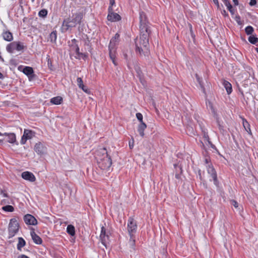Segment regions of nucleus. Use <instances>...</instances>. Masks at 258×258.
<instances>
[{
	"mask_svg": "<svg viewBox=\"0 0 258 258\" xmlns=\"http://www.w3.org/2000/svg\"><path fill=\"white\" fill-rule=\"evenodd\" d=\"M98 167L102 170H109L112 164L110 157L107 154L105 148L101 149L97 152L96 156Z\"/></svg>",
	"mask_w": 258,
	"mask_h": 258,
	"instance_id": "nucleus-1",
	"label": "nucleus"
},
{
	"mask_svg": "<svg viewBox=\"0 0 258 258\" xmlns=\"http://www.w3.org/2000/svg\"><path fill=\"white\" fill-rule=\"evenodd\" d=\"M83 15L81 13H76L73 14L72 17H69L63 21L61 28L62 32H66L71 30L74 27H75L77 24L81 23Z\"/></svg>",
	"mask_w": 258,
	"mask_h": 258,
	"instance_id": "nucleus-2",
	"label": "nucleus"
},
{
	"mask_svg": "<svg viewBox=\"0 0 258 258\" xmlns=\"http://www.w3.org/2000/svg\"><path fill=\"white\" fill-rule=\"evenodd\" d=\"M140 37L149 39V37L151 33L150 30V23L148 21L147 17L144 12H140Z\"/></svg>",
	"mask_w": 258,
	"mask_h": 258,
	"instance_id": "nucleus-3",
	"label": "nucleus"
},
{
	"mask_svg": "<svg viewBox=\"0 0 258 258\" xmlns=\"http://www.w3.org/2000/svg\"><path fill=\"white\" fill-rule=\"evenodd\" d=\"M135 44L136 53H139L140 55H149L150 54L149 39L142 37H137L135 40Z\"/></svg>",
	"mask_w": 258,
	"mask_h": 258,
	"instance_id": "nucleus-4",
	"label": "nucleus"
},
{
	"mask_svg": "<svg viewBox=\"0 0 258 258\" xmlns=\"http://www.w3.org/2000/svg\"><path fill=\"white\" fill-rule=\"evenodd\" d=\"M19 229V224L18 220L16 218H13L10 220L9 224V238H11L14 236L18 232Z\"/></svg>",
	"mask_w": 258,
	"mask_h": 258,
	"instance_id": "nucleus-5",
	"label": "nucleus"
},
{
	"mask_svg": "<svg viewBox=\"0 0 258 258\" xmlns=\"http://www.w3.org/2000/svg\"><path fill=\"white\" fill-rule=\"evenodd\" d=\"M137 225L136 222L132 217H130L127 222V231L130 235H134L136 232Z\"/></svg>",
	"mask_w": 258,
	"mask_h": 258,
	"instance_id": "nucleus-6",
	"label": "nucleus"
},
{
	"mask_svg": "<svg viewBox=\"0 0 258 258\" xmlns=\"http://www.w3.org/2000/svg\"><path fill=\"white\" fill-rule=\"evenodd\" d=\"M100 240L102 244L106 247L108 246L109 244V235L106 234V230L105 228L102 226L101 227V231L100 235Z\"/></svg>",
	"mask_w": 258,
	"mask_h": 258,
	"instance_id": "nucleus-7",
	"label": "nucleus"
},
{
	"mask_svg": "<svg viewBox=\"0 0 258 258\" xmlns=\"http://www.w3.org/2000/svg\"><path fill=\"white\" fill-rule=\"evenodd\" d=\"M112 10L111 7L108 8L109 14L107 16L108 21L111 22H116L121 19V17L117 13L111 12Z\"/></svg>",
	"mask_w": 258,
	"mask_h": 258,
	"instance_id": "nucleus-8",
	"label": "nucleus"
},
{
	"mask_svg": "<svg viewBox=\"0 0 258 258\" xmlns=\"http://www.w3.org/2000/svg\"><path fill=\"white\" fill-rule=\"evenodd\" d=\"M25 223L27 225H36L37 224V221L36 218L30 214H27L24 217Z\"/></svg>",
	"mask_w": 258,
	"mask_h": 258,
	"instance_id": "nucleus-9",
	"label": "nucleus"
},
{
	"mask_svg": "<svg viewBox=\"0 0 258 258\" xmlns=\"http://www.w3.org/2000/svg\"><path fill=\"white\" fill-rule=\"evenodd\" d=\"M35 151L40 155H42L46 153V148L41 143H36L34 146Z\"/></svg>",
	"mask_w": 258,
	"mask_h": 258,
	"instance_id": "nucleus-10",
	"label": "nucleus"
},
{
	"mask_svg": "<svg viewBox=\"0 0 258 258\" xmlns=\"http://www.w3.org/2000/svg\"><path fill=\"white\" fill-rule=\"evenodd\" d=\"M21 176L24 179L28 180L30 182H34L36 180V178L34 175L29 171H24L22 172Z\"/></svg>",
	"mask_w": 258,
	"mask_h": 258,
	"instance_id": "nucleus-11",
	"label": "nucleus"
},
{
	"mask_svg": "<svg viewBox=\"0 0 258 258\" xmlns=\"http://www.w3.org/2000/svg\"><path fill=\"white\" fill-rule=\"evenodd\" d=\"M207 168L208 172L209 174H210L211 175V177H212V178L214 181V183L216 185H217L218 180H217V174L215 171V170L214 169V168H213V167L212 166H211V165H207Z\"/></svg>",
	"mask_w": 258,
	"mask_h": 258,
	"instance_id": "nucleus-12",
	"label": "nucleus"
},
{
	"mask_svg": "<svg viewBox=\"0 0 258 258\" xmlns=\"http://www.w3.org/2000/svg\"><path fill=\"white\" fill-rule=\"evenodd\" d=\"M33 136V133L32 131L28 130H25L24 132V134L22 137L21 139V144H24L26 141L28 139H30L32 138Z\"/></svg>",
	"mask_w": 258,
	"mask_h": 258,
	"instance_id": "nucleus-13",
	"label": "nucleus"
},
{
	"mask_svg": "<svg viewBox=\"0 0 258 258\" xmlns=\"http://www.w3.org/2000/svg\"><path fill=\"white\" fill-rule=\"evenodd\" d=\"M119 35L118 33H116L114 37H113L110 40V43L108 46L109 50L115 49V46L116 42L119 40Z\"/></svg>",
	"mask_w": 258,
	"mask_h": 258,
	"instance_id": "nucleus-14",
	"label": "nucleus"
},
{
	"mask_svg": "<svg viewBox=\"0 0 258 258\" xmlns=\"http://www.w3.org/2000/svg\"><path fill=\"white\" fill-rule=\"evenodd\" d=\"M31 235L34 243L37 244H40L42 242V239L37 235L34 230L31 231Z\"/></svg>",
	"mask_w": 258,
	"mask_h": 258,
	"instance_id": "nucleus-15",
	"label": "nucleus"
},
{
	"mask_svg": "<svg viewBox=\"0 0 258 258\" xmlns=\"http://www.w3.org/2000/svg\"><path fill=\"white\" fill-rule=\"evenodd\" d=\"M72 42L73 44L71 46L72 50L74 51L78 56L83 55V53L79 52V47L78 44H76L77 40L74 39L72 40Z\"/></svg>",
	"mask_w": 258,
	"mask_h": 258,
	"instance_id": "nucleus-16",
	"label": "nucleus"
},
{
	"mask_svg": "<svg viewBox=\"0 0 258 258\" xmlns=\"http://www.w3.org/2000/svg\"><path fill=\"white\" fill-rule=\"evenodd\" d=\"M2 35L4 40L7 41H11L13 39L12 33L9 31L4 32Z\"/></svg>",
	"mask_w": 258,
	"mask_h": 258,
	"instance_id": "nucleus-17",
	"label": "nucleus"
},
{
	"mask_svg": "<svg viewBox=\"0 0 258 258\" xmlns=\"http://www.w3.org/2000/svg\"><path fill=\"white\" fill-rule=\"evenodd\" d=\"M147 128V125L145 123H140L138 126V131L140 135L143 137L144 136V130Z\"/></svg>",
	"mask_w": 258,
	"mask_h": 258,
	"instance_id": "nucleus-18",
	"label": "nucleus"
},
{
	"mask_svg": "<svg viewBox=\"0 0 258 258\" xmlns=\"http://www.w3.org/2000/svg\"><path fill=\"white\" fill-rule=\"evenodd\" d=\"M109 57H110V59H111V60H112L113 63L114 64V66H117V63L115 60V57H116L115 49H110V50H109Z\"/></svg>",
	"mask_w": 258,
	"mask_h": 258,
	"instance_id": "nucleus-19",
	"label": "nucleus"
},
{
	"mask_svg": "<svg viewBox=\"0 0 258 258\" xmlns=\"http://www.w3.org/2000/svg\"><path fill=\"white\" fill-rule=\"evenodd\" d=\"M62 102V98L60 96H56L51 99L50 103L55 104L59 105Z\"/></svg>",
	"mask_w": 258,
	"mask_h": 258,
	"instance_id": "nucleus-20",
	"label": "nucleus"
},
{
	"mask_svg": "<svg viewBox=\"0 0 258 258\" xmlns=\"http://www.w3.org/2000/svg\"><path fill=\"white\" fill-rule=\"evenodd\" d=\"M223 85L226 90L228 94H230L232 91L231 84L227 81H224L223 82Z\"/></svg>",
	"mask_w": 258,
	"mask_h": 258,
	"instance_id": "nucleus-21",
	"label": "nucleus"
},
{
	"mask_svg": "<svg viewBox=\"0 0 258 258\" xmlns=\"http://www.w3.org/2000/svg\"><path fill=\"white\" fill-rule=\"evenodd\" d=\"M130 239L128 241V245L130 246V247L131 248L135 249V242H136L135 235H130Z\"/></svg>",
	"mask_w": 258,
	"mask_h": 258,
	"instance_id": "nucleus-22",
	"label": "nucleus"
},
{
	"mask_svg": "<svg viewBox=\"0 0 258 258\" xmlns=\"http://www.w3.org/2000/svg\"><path fill=\"white\" fill-rule=\"evenodd\" d=\"M26 244L25 241L22 237H19L18 243L17 244V249L19 250H21V248L25 246Z\"/></svg>",
	"mask_w": 258,
	"mask_h": 258,
	"instance_id": "nucleus-23",
	"label": "nucleus"
},
{
	"mask_svg": "<svg viewBox=\"0 0 258 258\" xmlns=\"http://www.w3.org/2000/svg\"><path fill=\"white\" fill-rule=\"evenodd\" d=\"M7 137V141L10 143H14L16 141V136L14 133H9Z\"/></svg>",
	"mask_w": 258,
	"mask_h": 258,
	"instance_id": "nucleus-24",
	"label": "nucleus"
},
{
	"mask_svg": "<svg viewBox=\"0 0 258 258\" xmlns=\"http://www.w3.org/2000/svg\"><path fill=\"white\" fill-rule=\"evenodd\" d=\"M23 72L27 76H29L32 75L34 71L31 67H25L23 69Z\"/></svg>",
	"mask_w": 258,
	"mask_h": 258,
	"instance_id": "nucleus-25",
	"label": "nucleus"
},
{
	"mask_svg": "<svg viewBox=\"0 0 258 258\" xmlns=\"http://www.w3.org/2000/svg\"><path fill=\"white\" fill-rule=\"evenodd\" d=\"M57 38V32L56 31H52L49 35V40L52 43L56 42Z\"/></svg>",
	"mask_w": 258,
	"mask_h": 258,
	"instance_id": "nucleus-26",
	"label": "nucleus"
},
{
	"mask_svg": "<svg viewBox=\"0 0 258 258\" xmlns=\"http://www.w3.org/2000/svg\"><path fill=\"white\" fill-rule=\"evenodd\" d=\"M67 232L71 235L73 236L75 234V229L74 226L69 225L67 228Z\"/></svg>",
	"mask_w": 258,
	"mask_h": 258,
	"instance_id": "nucleus-27",
	"label": "nucleus"
},
{
	"mask_svg": "<svg viewBox=\"0 0 258 258\" xmlns=\"http://www.w3.org/2000/svg\"><path fill=\"white\" fill-rule=\"evenodd\" d=\"M243 127H244L245 130L247 131V132L249 134L251 135L252 133H251V132L249 124L246 120L243 119Z\"/></svg>",
	"mask_w": 258,
	"mask_h": 258,
	"instance_id": "nucleus-28",
	"label": "nucleus"
},
{
	"mask_svg": "<svg viewBox=\"0 0 258 258\" xmlns=\"http://www.w3.org/2000/svg\"><path fill=\"white\" fill-rule=\"evenodd\" d=\"M15 44V49L20 51L24 49V46L23 44L20 42H13Z\"/></svg>",
	"mask_w": 258,
	"mask_h": 258,
	"instance_id": "nucleus-29",
	"label": "nucleus"
},
{
	"mask_svg": "<svg viewBox=\"0 0 258 258\" xmlns=\"http://www.w3.org/2000/svg\"><path fill=\"white\" fill-rule=\"evenodd\" d=\"M15 44L13 42L9 44L7 46V50L10 53L13 52L15 49Z\"/></svg>",
	"mask_w": 258,
	"mask_h": 258,
	"instance_id": "nucleus-30",
	"label": "nucleus"
},
{
	"mask_svg": "<svg viewBox=\"0 0 258 258\" xmlns=\"http://www.w3.org/2000/svg\"><path fill=\"white\" fill-rule=\"evenodd\" d=\"M2 210L6 212H12L14 211V208L12 206L7 205L2 207Z\"/></svg>",
	"mask_w": 258,
	"mask_h": 258,
	"instance_id": "nucleus-31",
	"label": "nucleus"
},
{
	"mask_svg": "<svg viewBox=\"0 0 258 258\" xmlns=\"http://www.w3.org/2000/svg\"><path fill=\"white\" fill-rule=\"evenodd\" d=\"M248 39L249 42L253 44L258 42V38L253 35L250 36Z\"/></svg>",
	"mask_w": 258,
	"mask_h": 258,
	"instance_id": "nucleus-32",
	"label": "nucleus"
},
{
	"mask_svg": "<svg viewBox=\"0 0 258 258\" xmlns=\"http://www.w3.org/2000/svg\"><path fill=\"white\" fill-rule=\"evenodd\" d=\"M245 31L247 35H251L253 32L254 29L252 27L248 26L245 28Z\"/></svg>",
	"mask_w": 258,
	"mask_h": 258,
	"instance_id": "nucleus-33",
	"label": "nucleus"
},
{
	"mask_svg": "<svg viewBox=\"0 0 258 258\" xmlns=\"http://www.w3.org/2000/svg\"><path fill=\"white\" fill-rule=\"evenodd\" d=\"M47 65H48L49 69L51 71L54 70V68L53 67V66L52 64V61H51V59L49 58V56L48 55L47 56Z\"/></svg>",
	"mask_w": 258,
	"mask_h": 258,
	"instance_id": "nucleus-34",
	"label": "nucleus"
},
{
	"mask_svg": "<svg viewBox=\"0 0 258 258\" xmlns=\"http://www.w3.org/2000/svg\"><path fill=\"white\" fill-rule=\"evenodd\" d=\"M77 85L80 88L84 87V85L83 84V82L82 79L81 78H78L77 79Z\"/></svg>",
	"mask_w": 258,
	"mask_h": 258,
	"instance_id": "nucleus-35",
	"label": "nucleus"
},
{
	"mask_svg": "<svg viewBox=\"0 0 258 258\" xmlns=\"http://www.w3.org/2000/svg\"><path fill=\"white\" fill-rule=\"evenodd\" d=\"M47 14V11L45 9L41 10L39 12V16L41 17H45Z\"/></svg>",
	"mask_w": 258,
	"mask_h": 258,
	"instance_id": "nucleus-36",
	"label": "nucleus"
},
{
	"mask_svg": "<svg viewBox=\"0 0 258 258\" xmlns=\"http://www.w3.org/2000/svg\"><path fill=\"white\" fill-rule=\"evenodd\" d=\"M196 78L197 79V81L199 83L200 86L201 88L203 89V90H205L203 84L202 83V79L200 78V77L199 76L198 74H196Z\"/></svg>",
	"mask_w": 258,
	"mask_h": 258,
	"instance_id": "nucleus-37",
	"label": "nucleus"
},
{
	"mask_svg": "<svg viewBox=\"0 0 258 258\" xmlns=\"http://www.w3.org/2000/svg\"><path fill=\"white\" fill-rule=\"evenodd\" d=\"M136 117L140 123H144L143 121V115L141 113H137L136 114Z\"/></svg>",
	"mask_w": 258,
	"mask_h": 258,
	"instance_id": "nucleus-38",
	"label": "nucleus"
},
{
	"mask_svg": "<svg viewBox=\"0 0 258 258\" xmlns=\"http://www.w3.org/2000/svg\"><path fill=\"white\" fill-rule=\"evenodd\" d=\"M81 89H82L85 92H86L88 94H90L91 92L90 90L87 87H86L85 85L84 86V87H83Z\"/></svg>",
	"mask_w": 258,
	"mask_h": 258,
	"instance_id": "nucleus-39",
	"label": "nucleus"
},
{
	"mask_svg": "<svg viewBox=\"0 0 258 258\" xmlns=\"http://www.w3.org/2000/svg\"><path fill=\"white\" fill-rule=\"evenodd\" d=\"M235 20L239 25H241L242 23L240 21V17L239 16H236Z\"/></svg>",
	"mask_w": 258,
	"mask_h": 258,
	"instance_id": "nucleus-40",
	"label": "nucleus"
},
{
	"mask_svg": "<svg viewBox=\"0 0 258 258\" xmlns=\"http://www.w3.org/2000/svg\"><path fill=\"white\" fill-rule=\"evenodd\" d=\"M204 137L207 140L209 144H212L211 142L210 141V139L207 134L205 133L204 135Z\"/></svg>",
	"mask_w": 258,
	"mask_h": 258,
	"instance_id": "nucleus-41",
	"label": "nucleus"
},
{
	"mask_svg": "<svg viewBox=\"0 0 258 258\" xmlns=\"http://www.w3.org/2000/svg\"><path fill=\"white\" fill-rule=\"evenodd\" d=\"M256 4V0H250L249 2V5L251 6H253L255 5Z\"/></svg>",
	"mask_w": 258,
	"mask_h": 258,
	"instance_id": "nucleus-42",
	"label": "nucleus"
},
{
	"mask_svg": "<svg viewBox=\"0 0 258 258\" xmlns=\"http://www.w3.org/2000/svg\"><path fill=\"white\" fill-rule=\"evenodd\" d=\"M134 140L133 139L132 141H130L129 142V147H130V149H132L133 147H134Z\"/></svg>",
	"mask_w": 258,
	"mask_h": 258,
	"instance_id": "nucleus-43",
	"label": "nucleus"
},
{
	"mask_svg": "<svg viewBox=\"0 0 258 258\" xmlns=\"http://www.w3.org/2000/svg\"><path fill=\"white\" fill-rule=\"evenodd\" d=\"M213 1L214 3V4L216 5V6L217 7V8L219 9L220 5H219L218 1V0H213Z\"/></svg>",
	"mask_w": 258,
	"mask_h": 258,
	"instance_id": "nucleus-44",
	"label": "nucleus"
},
{
	"mask_svg": "<svg viewBox=\"0 0 258 258\" xmlns=\"http://www.w3.org/2000/svg\"><path fill=\"white\" fill-rule=\"evenodd\" d=\"M232 204L235 207V208H237L238 207V204L237 202H236L235 201H232Z\"/></svg>",
	"mask_w": 258,
	"mask_h": 258,
	"instance_id": "nucleus-45",
	"label": "nucleus"
},
{
	"mask_svg": "<svg viewBox=\"0 0 258 258\" xmlns=\"http://www.w3.org/2000/svg\"><path fill=\"white\" fill-rule=\"evenodd\" d=\"M221 13L222 14L225 16V17H226V16H228V13H227V12L225 10H223L222 12H221Z\"/></svg>",
	"mask_w": 258,
	"mask_h": 258,
	"instance_id": "nucleus-46",
	"label": "nucleus"
},
{
	"mask_svg": "<svg viewBox=\"0 0 258 258\" xmlns=\"http://www.w3.org/2000/svg\"><path fill=\"white\" fill-rule=\"evenodd\" d=\"M226 6L227 7L228 10L229 11L230 10H231L232 8V5H231L230 3L228 4L227 5H226Z\"/></svg>",
	"mask_w": 258,
	"mask_h": 258,
	"instance_id": "nucleus-47",
	"label": "nucleus"
},
{
	"mask_svg": "<svg viewBox=\"0 0 258 258\" xmlns=\"http://www.w3.org/2000/svg\"><path fill=\"white\" fill-rule=\"evenodd\" d=\"M209 162H210V159H209V158H205V163H206V164H207V165H210V164H209Z\"/></svg>",
	"mask_w": 258,
	"mask_h": 258,
	"instance_id": "nucleus-48",
	"label": "nucleus"
},
{
	"mask_svg": "<svg viewBox=\"0 0 258 258\" xmlns=\"http://www.w3.org/2000/svg\"><path fill=\"white\" fill-rule=\"evenodd\" d=\"M18 258H29V257L25 254H21V255H19Z\"/></svg>",
	"mask_w": 258,
	"mask_h": 258,
	"instance_id": "nucleus-49",
	"label": "nucleus"
},
{
	"mask_svg": "<svg viewBox=\"0 0 258 258\" xmlns=\"http://www.w3.org/2000/svg\"><path fill=\"white\" fill-rule=\"evenodd\" d=\"M223 3L224 4H225V5H227L228 4L230 3V2L229 0H221Z\"/></svg>",
	"mask_w": 258,
	"mask_h": 258,
	"instance_id": "nucleus-50",
	"label": "nucleus"
},
{
	"mask_svg": "<svg viewBox=\"0 0 258 258\" xmlns=\"http://www.w3.org/2000/svg\"><path fill=\"white\" fill-rule=\"evenodd\" d=\"M110 5H111V7L115 4V0H109Z\"/></svg>",
	"mask_w": 258,
	"mask_h": 258,
	"instance_id": "nucleus-51",
	"label": "nucleus"
},
{
	"mask_svg": "<svg viewBox=\"0 0 258 258\" xmlns=\"http://www.w3.org/2000/svg\"><path fill=\"white\" fill-rule=\"evenodd\" d=\"M233 2L235 6H237L238 5V0H233Z\"/></svg>",
	"mask_w": 258,
	"mask_h": 258,
	"instance_id": "nucleus-52",
	"label": "nucleus"
},
{
	"mask_svg": "<svg viewBox=\"0 0 258 258\" xmlns=\"http://www.w3.org/2000/svg\"><path fill=\"white\" fill-rule=\"evenodd\" d=\"M8 134H9V133H4V134H3L1 132H0V136H6L7 137H8Z\"/></svg>",
	"mask_w": 258,
	"mask_h": 258,
	"instance_id": "nucleus-53",
	"label": "nucleus"
},
{
	"mask_svg": "<svg viewBox=\"0 0 258 258\" xmlns=\"http://www.w3.org/2000/svg\"><path fill=\"white\" fill-rule=\"evenodd\" d=\"M229 12L231 13L232 15H233L234 14V11L233 9L229 10Z\"/></svg>",
	"mask_w": 258,
	"mask_h": 258,
	"instance_id": "nucleus-54",
	"label": "nucleus"
},
{
	"mask_svg": "<svg viewBox=\"0 0 258 258\" xmlns=\"http://www.w3.org/2000/svg\"><path fill=\"white\" fill-rule=\"evenodd\" d=\"M4 78V75L3 74L0 72V79H3Z\"/></svg>",
	"mask_w": 258,
	"mask_h": 258,
	"instance_id": "nucleus-55",
	"label": "nucleus"
},
{
	"mask_svg": "<svg viewBox=\"0 0 258 258\" xmlns=\"http://www.w3.org/2000/svg\"><path fill=\"white\" fill-rule=\"evenodd\" d=\"M255 50L258 53V48H255Z\"/></svg>",
	"mask_w": 258,
	"mask_h": 258,
	"instance_id": "nucleus-56",
	"label": "nucleus"
},
{
	"mask_svg": "<svg viewBox=\"0 0 258 258\" xmlns=\"http://www.w3.org/2000/svg\"><path fill=\"white\" fill-rule=\"evenodd\" d=\"M176 176V178H178V175H176V176Z\"/></svg>",
	"mask_w": 258,
	"mask_h": 258,
	"instance_id": "nucleus-57",
	"label": "nucleus"
},
{
	"mask_svg": "<svg viewBox=\"0 0 258 258\" xmlns=\"http://www.w3.org/2000/svg\"><path fill=\"white\" fill-rule=\"evenodd\" d=\"M34 1V0H32V2H33Z\"/></svg>",
	"mask_w": 258,
	"mask_h": 258,
	"instance_id": "nucleus-58",
	"label": "nucleus"
}]
</instances>
